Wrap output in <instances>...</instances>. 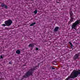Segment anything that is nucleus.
Returning <instances> with one entry per match:
<instances>
[{"label":"nucleus","mask_w":80,"mask_h":80,"mask_svg":"<svg viewBox=\"0 0 80 80\" xmlns=\"http://www.w3.org/2000/svg\"><path fill=\"white\" fill-rule=\"evenodd\" d=\"M79 75H80V69L78 71H73L70 76L66 78L65 80H69L70 78H75L77 77Z\"/></svg>","instance_id":"2"},{"label":"nucleus","mask_w":80,"mask_h":80,"mask_svg":"<svg viewBox=\"0 0 80 80\" xmlns=\"http://www.w3.org/2000/svg\"><path fill=\"white\" fill-rule=\"evenodd\" d=\"M35 24H36V22H33L32 23L31 25H30V27H32V26H33V25H35Z\"/></svg>","instance_id":"12"},{"label":"nucleus","mask_w":80,"mask_h":80,"mask_svg":"<svg viewBox=\"0 0 80 80\" xmlns=\"http://www.w3.org/2000/svg\"><path fill=\"white\" fill-rule=\"evenodd\" d=\"M70 21L72 22H73V19L71 18Z\"/></svg>","instance_id":"16"},{"label":"nucleus","mask_w":80,"mask_h":80,"mask_svg":"<svg viewBox=\"0 0 80 80\" xmlns=\"http://www.w3.org/2000/svg\"><path fill=\"white\" fill-rule=\"evenodd\" d=\"M69 14L70 15V16H72L73 15V12H72V10H71L69 11Z\"/></svg>","instance_id":"9"},{"label":"nucleus","mask_w":80,"mask_h":80,"mask_svg":"<svg viewBox=\"0 0 80 80\" xmlns=\"http://www.w3.org/2000/svg\"><path fill=\"white\" fill-rule=\"evenodd\" d=\"M70 18H72V19L74 18L73 17V15L70 16Z\"/></svg>","instance_id":"15"},{"label":"nucleus","mask_w":80,"mask_h":80,"mask_svg":"<svg viewBox=\"0 0 80 80\" xmlns=\"http://www.w3.org/2000/svg\"><path fill=\"white\" fill-rule=\"evenodd\" d=\"M1 7H4L5 6V4H4L3 3H2L1 4Z\"/></svg>","instance_id":"14"},{"label":"nucleus","mask_w":80,"mask_h":80,"mask_svg":"<svg viewBox=\"0 0 80 80\" xmlns=\"http://www.w3.org/2000/svg\"><path fill=\"white\" fill-rule=\"evenodd\" d=\"M57 3H60V2H57L56 1Z\"/></svg>","instance_id":"23"},{"label":"nucleus","mask_w":80,"mask_h":80,"mask_svg":"<svg viewBox=\"0 0 80 80\" xmlns=\"http://www.w3.org/2000/svg\"><path fill=\"white\" fill-rule=\"evenodd\" d=\"M26 66V65H23V66Z\"/></svg>","instance_id":"24"},{"label":"nucleus","mask_w":80,"mask_h":80,"mask_svg":"<svg viewBox=\"0 0 80 80\" xmlns=\"http://www.w3.org/2000/svg\"><path fill=\"white\" fill-rule=\"evenodd\" d=\"M71 23H72V22H71V21H70L69 22H68L69 24H70Z\"/></svg>","instance_id":"22"},{"label":"nucleus","mask_w":80,"mask_h":80,"mask_svg":"<svg viewBox=\"0 0 80 80\" xmlns=\"http://www.w3.org/2000/svg\"><path fill=\"white\" fill-rule=\"evenodd\" d=\"M37 12L38 11L37 10H35L34 11V13L35 14V15H36L37 13Z\"/></svg>","instance_id":"13"},{"label":"nucleus","mask_w":80,"mask_h":80,"mask_svg":"<svg viewBox=\"0 0 80 80\" xmlns=\"http://www.w3.org/2000/svg\"><path fill=\"white\" fill-rule=\"evenodd\" d=\"M3 57H4V55L2 54L0 56V59H2L3 60Z\"/></svg>","instance_id":"10"},{"label":"nucleus","mask_w":80,"mask_h":80,"mask_svg":"<svg viewBox=\"0 0 80 80\" xmlns=\"http://www.w3.org/2000/svg\"><path fill=\"white\" fill-rule=\"evenodd\" d=\"M4 6H5V8H6V9H7V8H8V6H7V5H5Z\"/></svg>","instance_id":"18"},{"label":"nucleus","mask_w":80,"mask_h":80,"mask_svg":"<svg viewBox=\"0 0 80 80\" xmlns=\"http://www.w3.org/2000/svg\"><path fill=\"white\" fill-rule=\"evenodd\" d=\"M59 29V27H56L55 28L54 30V32H58V31Z\"/></svg>","instance_id":"6"},{"label":"nucleus","mask_w":80,"mask_h":80,"mask_svg":"<svg viewBox=\"0 0 80 80\" xmlns=\"http://www.w3.org/2000/svg\"><path fill=\"white\" fill-rule=\"evenodd\" d=\"M40 65L39 64H38V65H37L33 67L32 68H31L29 71H28L25 74V75L23 76L22 77V80H23L24 78H27L28 77H29L30 76H32L33 74L34 73V71L38 69L39 68V66Z\"/></svg>","instance_id":"1"},{"label":"nucleus","mask_w":80,"mask_h":80,"mask_svg":"<svg viewBox=\"0 0 80 80\" xmlns=\"http://www.w3.org/2000/svg\"><path fill=\"white\" fill-rule=\"evenodd\" d=\"M51 69H52V70H54V69H55V68H54L53 67H52L51 68Z\"/></svg>","instance_id":"19"},{"label":"nucleus","mask_w":80,"mask_h":80,"mask_svg":"<svg viewBox=\"0 0 80 80\" xmlns=\"http://www.w3.org/2000/svg\"><path fill=\"white\" fill-rule=\"evenodd\" d=\"M16 53H17V54H20L21 53V52L19 50H18L16 51Z\"/></svg>","instance_id":"11"},{"label":"nucleus","mask_w":80,"mask_h":80,"mask_svg":"<svg viewBox=\"0 0 80 80\" xmlns=\"http://www.w3.org/2000/svg\"><path fill=\"white\" fill-rule=\"evenodd\" d=\"M36 51H37V50H38V48H36Z\"/></svg>","instance_id":"21"},{"label":"nucleus","mask_w":80,"mask_h":80,"mask_svg":"<svg viewBox=\"0 0 80 80\" xmlns=\"http://www.w3.org/2000/svg\"><path fill=\"white\" fill-rule=\"evenodd\" d=\"M12 62L11 61L9 62V64H10V65H11V64H12Z\"/></svg>","instance_id":"20"},{"label":"nucleus","mask_w":80,"mask_h":80,"mask_svg":"<svg viewBox=\"0 0 80 80\" xmlns=\"http://www.w3.org/2000/svg\"><path fill=\"white\" fill-rule=\"evenodd\" d=\"M69 44L71 45V48H73V45H72V43L71 42V41H69Z\"/></svg>","instance_id":"8"},{"label":"nucleus","mask_w":80,"mask_h":80,"mask_svg":"<svg viewBox=\"0 0 80 80\" xmlns=\"http://www.w3.org/2000/svg\"><path fill=\"white\" fill-rule=\"evenodd\" d=\"M34 43H30L28 46V47H31V48H33L34 47Z\"/></svg>","instance_id":"7"},{"label":"nucleus","mask_w":80,"mask_h":80,"mask_svg":"<svg viewBox=\"0 0 80 80\" xmlns=\"http://www.w3.org/2000/svg\"><path fill=\"white\" fill-rule=\"evenodd\" d=\"M12 23H13V22L12 21V20L10 19L4 22V23H5L6 26H7L8 27L10 26L12 24Z\"/></svg>","instance_id":"4"},{"label":"nucleus","mask_w":80,"mask_h":80,"mask_svg":"<svg viewBox=\"0 0 80 80\" xmlns=\"http://www.w3.org/2000/svg\"><path fill=\"white\" fill-rule=\"evenodd\" d=\"M2 27H5V26H7L5 24H3L2 25Z\"/></svg>","instance_id":"17"},{"label":"nucleus","mask_w":80,"mask_h":80,"mask_svg":"<svg viewBox=\"0 0 80 80\" xmlns=\"http://www.w3.org/2000/svg\"><path fill=\"white\" fill-rule=\"evenodd\" d=\"M80 23V20H77L75 22L73 23L72 26V29H75L78 25Z\"/></svg>","instance_id":"3"},{"label":"nucleus","mask_w":80,"mask_h":80,"mask_svg":"<svg viewBox=\"0 0 80 80\" xmlns=\"http://www.w3.org/2000/svg\"><path fill=\"white\" fill-rule=\"evenodd\" d=\"M80 52H78L77 54H76L74 56L73 58V59L76 62H77V59L78 58V57H79V56H80Z\"/></svg>","instance_id":"5"}]
</instances>
